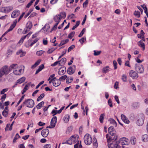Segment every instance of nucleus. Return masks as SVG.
<instances>
[{
    "label": "nucleus",
    "mask_w": 148,
    "mask_h": 148,
    "mask_svg": "<svg viewBox=\"0 0 148 148\" xmlns=\"http://www.w3.org/2000/svg\"><path fill=\"white\" fill-rule=\"evenodd\" d=\"M9 73L8 66H3L0 69V78L4 75H6Z\"/></svg>",
    "instance_id": "1"
},
{
    "label": "nucleus",
    "mask_w": 148,
    "mask_h": 148,
    "mask_svg": "<svg viewBox=\"0 0 148 148\" xmlns=\"http://www.w3.org/2000/svg\"><path fill=\"white\" fill-rule=\"evenodd\" d=\"M135 69L137 73H142L144 71V68L142 65L140 64H136L135 66Z\"/></svg>",
    "instance_id": "2"
},
{
    "label": "nucleus",
    "mask_w": 148,
    "mask_h": 148,
    "mask_svg": "<svg viewBox=\"0 0 148 148\" xmlns=\"http://www.w3.org/2000/svg\"><path fill=\"white\" fill-rule=\"evenodd\" d=\"M85 143L87 145H90L92 142V139L91 136L89 134H86L84 137Z\"/></svg>",
    "instance_id": "3"
},
{
    "label": "nucleus",
    "mask_w": 148,
    "mask_h": 148,
    "mask_svg": "<svg viewBox=\"0 0 148 148\" xmlns=\"http://www.w3.org/2000/svg\"><path fill=\"white\" fill-rule=\"evenodd\" d=\"M32 26V23L30 21H28L26 25V27L25 28L23 32V34H26L30 30Z\"/></svg>",
    "instance_id": "4"
},
{
    "label": "nucleus",
    "mask_w": 148,
    "mask_h": 148,
    "mask_svg": "<svg viewBox=\"0 0 148 148\" xmlns=\"http://www.w3.org/2000/svg\"><path fill=\"white\" fill-rule=\"evenodd\" d=\"M57 118L56 116H54L51 119L50 122L51 126H48L47 127V128H54L57 122Z\"/></svg>",
    "instance_id": "5"
},
{
    "label": "nucleus",
    "mask_w": 148,
    "mask_h": 148,
    "mask_svg": "<svg viewBox=\"0 0 148 148\" xmlns=\"http://www.w3.org/2000/svg\"><path fill=\"white\" fill-rule=\"evenodd\" d=\"M26 106L28 108H32L34 105V101L31 99H28L25 100Z\"/></svg>",
    "instance_id": "6"
},
{
    "label": "nucleus",
    "mask_w": 148,
    "mask_h": 148,
    "mask_svg": "<svg viewBox=\"0 0 148 148\" xmlns=\"http://www.w3.org/2000/svg\"><path fill=\"white\" fill-rule=\"evenodd\" d=\"M110 141L108 144V146L109 148H120V146L115 142L113 141L111 143Z\"/></svg>",
    "instance_id": "7"
},
{
    "label": "nucleus",
    "mask_w": 148,
    "mask_h": 148,
    "mask_svg": "<svg viewBox=\"0 0 148 148\" xmlns=\"http://www.w3.org/2000/svg\"><path fill=\"white\" fill-rule=\"evenodd\" d=\"M106 138H107V142L109 143L110 141H114L117 139V137L115 135L114 136H109L108 134H107L106 135Z\"/></svg>",
    "instance_id": "8"
},
{
    "label": "nucleus",
    "mask_w": 148,
    "mask_h": 148,
    "mask_svg": "<svg viewBox=\"0 0 148 148\" xmlns=\"http://www.w3.org/2000/svg\"><path fill=\"white\" fill-rule=\"evenodd\" d=\"M129 75L133 79H137L138 77V75L136 72L131 70L129 73Z\"/></svg>",
    "instance_id": "9"
},
{
    "label": "nucleus",
    "mask_w": 148,
    "mask_h": 148,
    "mask_svg": "<svg viewBox=\"0 0 148 148\" xmlns=\"http://www.w3.org/2000/svg\"><path fill=\"white\" fill-rule=\"evenodd\" d=\"M75 70V66L73 65L72 66L69 67L67 69V72L69 75L73 74Z\"/></svg>",
    "instance_id": "10"
},
{
    "label": "nucleus",
    "mask_w": 148,
    "mask_h": 148,
    "mask_svg": "<svg viewBox=\"0 0 148 148\" xmlns=\"http://www.w3.org/2000/svg\"><path fill=\"white\" fill-rule=\"evenodd\" d=\"M20 14V11L18 10H15L12 13L11 16L12 18H15L19 16Z\"/></svg>",
    "instance_id": "11"
},
{
    "label": "nucleus",
    "mask_w": 148,
    "mask_h": 148,
    "mask_svg": "<svg viewBox=\"0 0 148 148\" xmlns=\"http://www.w3.org/2000/svg\"><path fill=\"white\" fill-rule=\"evenodd\" d=\"M12 9V7H7L2 8L1 9V11L3 12L8 13Z\"/></svg>",
    "instance_id": "12"
},
{
    "label": "nucleus",
    "mask_w": 148,
    "mask_h": 148,
    "mask_svg": "<svg viewBox=\"0 0 148 148\" xmlns=\"http://www.w3.org/2000/svg\"><path fill=\"white\" fill-rule=\"evenodd\" d=\"M49 133V130L47 129L43 130L41 132V134L44 137H46L48 136Z\"/></svg>",
    "instance_id": "13"
},
{
    "label": "nucleus",
    "mask_w": 148,
    "mask_h": 148,
    "mask_svg": "<svg viewBox=\"0 0 148 148\" xmlns=\"http://www.w3.org/2000/svg\"><path fill=\"white\" fill-rule=\"evenodd\" d=\"M121 142L122 145H128L129 143L128 139L125 137L121 138Z\"/></svg>",
    "instance_id": "14"
},
{
    "label": "nucleus",
    "mask_w": 148,
    "mask_h": 148,
    "mask_svg": "<svg viewBox=\"0 0 148 148\" xmlns=\"http://www.w3.org/2000/svg\"><path fill=\"white\" fill-rule=\"evenodd\" d=\"M22 70V69H20L18 67L17 69H16L15 70H13V73L16 75H19L21 74V71Z\"/></svg>",
    "instance_id": "15"
},
{
    "label": "nucleus",
    "mask_w": 148,
    "mask_h": 148,
    "mask_svg": "<svg viewBox=\"0 0 148 148\" xmlns=\"http://www.w3.org/2000/svg\"><path fill=\"white\" fill-rule=\"evenodd\" d=\"M66 71V68L65 67H63L60 68L59 69V71L58 72V74L60 75H62L64 74Z\"/></svg>",
    "instance_id": "16"
},
{
    "label": "nucleus",
    "mask_w": 148,
    "mask_h": 148,
    "mask_svg": "<svg viewBox=\"0 0 148 148\" xmlns=\"http://www.w3.org/2000/svg\"><path fill=\"white\" fill-rule=\"evenodd\" d=\"M60 84L61 82L59 79H55L53 81V85L55 86H58L60 85Z\"/></svg>",
    "instance_id": "17"
},
{
    "label": "nucleus",
    "mask_w": 148,
    "mask_h": 148,
    "mask_svg": "<svg viewBox=\"0 0 148 148\" xmlns=\"http://www.w3.org/2000/svg\"><path fill=\"white\" fill-rule=\"evenodd\" d=\"M17 22L16 19L13 22V23L11 25V26L8 29V32H10L12 31L16 25V23Z\"/></svg>",
    "instance_id": "18"
},
{
    "label": "nucleus",
    "mask_w": 148,
    "mask_h": 148,
    "mask_svg": "<svg viewBox=\"0 0 148 148\" xmlns=\"http://www.w3.org/2000/svg\"><path fill=\"white\" fill-rule=\"evenodd\" d=\"M121 117L122 120L124 123L127 124H128L129 123V121L124 115L121 114Z\"/></svg>",
    "instance_id": "19"
},
{
    "label": "nucleus",
    "mask_w": 148,
    "mask_h": 148,
    "mask_svg": "<svg viewBox=\"0 0 148 148\" xmlns=\"http://www.w3.org/2000/svg\"><path fill=\"white\" fill-rule=\"evenodd\" d=\"M144 119L143 118H140L137 121V124L139 126L142 125L144 123Z\"/></svg>",
    "instance_id": "20"
},
{
    "label": "nucleus",
    "mask_w": 148,
    "mask_h": 148,
    "mask_svg": "<svg viewBox=\"0 0 148 148\" xmlns=\"http://www.w3.org/2000/svg\"><path fill=\"white\" fill-rule=\"evenodd\" d=\"M18 67V64H12L10 66L9 68V72L12 69H13V70H15L16 69H17Z\"/></svg>",
    "instance_id": "21"
},
{
    "label": "nucleus",
    "mask_w": 148,
    "mask_h": 148,
    "mask_svg": "<svg viewBox=\"0 0 148 148\" xmlns=\"http://www.w3.org/2000/svg\"><path fill=\"white\" fill-rule=\"evenodd\" d=\"M70 119V115L69 114L65 115L63 118V120L65 123H67L69 121Z\"/></svg>",
    "instance_id": "22"
},
{
    "label": "nucleus",
    "mask_w": 148,
    "mask_h": 148,
    "mask_svg": "<svg viewBox=\"0 0 148 148\" xmlns=\"http://www.w3.org/2000/svg\"><path fill=\"white\" fill-rule=\"evenodd\" d=\"M60 17L58 15H57L55 16L53 18V19L55 22H56V23H58V24L61 20Z\"/></svg>",
    "instance_id": "23"
},
{
    "label": "nucleus",
    "mask_w": 148,
    "mask_h": 148,
    "mask_svg": "<svg viewBox=\"0 0 148 148\" xmlns=\"http://www.w3.org/2000/svg\"><path fill=\"white\" fill-rule=\"evenodd\" d=\"M66 60V58H62L61 60L59 61V65H64L65 64Z\"/></svg>",
    "instance_id": "24"
},
{
    "label": "nucleus",
    "mask_w": 148,
    "mask_h": 148,
    "mask_svg": "<svg viewBox=\"0 0 148 148\" xmlns=\"http://www.w3.org/2000/svg\"><path fill=\"white\" fill-rule=\"evenodd\" d=\"M138 45L140 47L142 48L143 50H145V45L142 40H140L138 42Z\"/></svg>",
    "instance_id": "25"
},
{
    "label": "nucleus",
    "mask_w": 148,
    "mask_h": 148,
    "mask_svg": "<svg viewBox=\"0 0 148 148\" xmlns=\"http://www.w3.org/2000/svg\"><path fill=\"white\" fill-rule=\"evenodd\" d=\"M78 138V137H77V136L75 137V136H72L70 138L73 144L75 143L77 141Z\"/></svg>",
    "instance_id": "26"
},
{
    "label": "nucleus",
    "mask_w": 148,
    "mask_h": 148,
    "mask_svg": "<svg viewBox=\"0 0 148 148\" xmlns=\"http://www.w3.org/2000/svg\"><path fill=\"white\" fill-rule=\"evenodd\" d=\"M92 143L93 147L94 148H97L98 147V144L97 139L95 137L93 138Z\"/></svg>",
    "instance_id": "27"
},
{
    "label": "nucleus",
    "mask_w": 148,
    "mask_h": 148,
    "mask_svg": "<svg viewBox=\"0 0 148 148\" xmlns=\"http://www.w3.org/2000/svg\"><path fill=\"white\" fill-rule=\"evenodd\" d=\"M25 77H23L17 80L16 81V83L18 84H20L23 82L25 80Z\"/></svg>",
    "instance_id": "28"
},
{
    "label": "nucleus",
    "mask_w": 148,
    "mask_h": 148,
    "mask_svg": "<svg viewBox=\"0 0 148 148\" xmlns=\"http://www.w3.org/2000/svg\"><path fill=\"white\" fill-rule=\"evenodd\" d=\"M38 39L37 38L35 39L30 44H29L27 45L26 43L25 45V46L26 47H32L34 44L36 43L38 40Z\"/></svg>",
    "instance_id": "29"
},
{
    "label": "nucleus",
    "mask_w": 148,
    "mask_h": 148,
    "mask_svg": "<svg viewBox=\"0 0 148 148\" xmlns=\"http://www.w3.org/2000/svg\"><path fill=\"white\" fill-rule=\"evenodd\" d=\"M142 139L144 142H147L148 141V135L144 134L142 136Z\"/></svg>",
    "instance_id": "30"
},
{
    "label": "nucleus",
    "mask_w": 148,
    "mask_h": 148,
    "mask_svg": "<svg viewBox=\"0 0 148 148\" xmlns=\"http://www.w3.org/2000/svg\"><path fill=\"white\" fill-rule=\"evenodd\" d=\"M40 62V60H38L31 67V68L32 69H34L38 65Z\"/></svg>",
    "instance_id": "31"
},
{
    "label": "nucleus",
    "mask_w": 148,
    "mask_h": 148,
    "mask_svg": "<svg viewBox=\"0 0 148 148\" xmlns=\"http://www.w3.org/2000/svg\"><path fill=\"white\" fill-rule=\"evenodd\" d=\"M44 102L43 101H42L40 103H39L36 106V108L37 109H40L44 105Z\"/></svg>",
    "instance_id": "32"
},
{
    "label": "nucleus",
    "mask_w": 148,
    "mask_h": 148,
    "mask_svg": "<svg viewBox=\"0 0 148 148\" xmlns=\"http://www.w3.org/2000/svg\"><path fill=\"white\" fill-rule=\"evenodd\" d=\"M104 116L105 114H102L100 115L99 118V120L101 123H102L103 122V120L104 119Z\"/></svg>",
    "instance_id": "33"
},
{
    "label": "nucleus",
    "mask_w": 148,
    "mask_h": 148,
    "mask_svg": "<svg viewBox=\"0 0 148 148\" xmlns=\"http://www.w3.org/2000/svg\"><path fill=\"white\" fill-rule=\"evenodd\" d=\"M109 121H110V123L112 124L115 126H116L117 125V123L114 119H110Z\"/></svg>",
    "instance_id": "34"
},
{
    "label": "nucleus",
    "mask_w": 148,
    "mask_h": 148,
    "mask_svg": "<svg viewBox=\"0 0 148 148\" xmlns=\"http://www.w3.org/2000/svg\"><path fill=\"white\" fill-rule=\"evenodd\" d=\"M140 106V103L138 102H135L132 104V106L135 108H138Z\"/></svg>",
    "instance_id": "35"
},
{
    "label": "nucleus",
    "mask_w": 148,
    "mask_h": 148,
    "mask_svg": "<svg viewBox=\"0 0 148 148\" xmlns=\"http://www.w3.org/2000/svg\"><path fill=\"white\" fill-rule=\"evenodd\" d=\"M136 141V139L134 137H132L131 138L130 142L133 145L135 144Z\"/></svg>",
    "instance_id": "36"
},
{
    "label": "nucleus",
    "mask_w": 148,
    "mask_h": 148,
    "mask_svg": "<svg viewBox=\"0 0 148 148\" xmlns=\"http://www.w3.org/2000/svg\"><path fill=\"white\" fill-rule=\"evenodd\" d=\"M58 15L60 17L61 19L62 18H64L66 17V13L64 12H61Z\"/></svg>",
    "instance_id": "37"
},
{
    "label": "nucleus",
    "mask_w": 148,
    "mask_h": 148,
    "mask_svg": "<svg viewBox=\"0 0 148 148\" xmlns=\"http://www.w3.org/2000/svg\"><path fill=\"white\" fill-rule=\"evenodd\" d=\"M134 14L137 18H139L140 16V12L138 11H135L134 12Z\"/></svg>",
    "instance_id": "38"
},
{
    "label": "nucleus",
    "mask_w": 148,
    "mask_h": 148,
    "mask_svg": "<svg viewBox=\"0 0 148 148\" xmlns=\"http://www.w3.org/2000/svg\"><path fill=\"white\" fill-rule=\"evenodd\" d=\"M45 94L44 93L41 94L40 96L38 97V98L37 99V101H39L41 100L44 97Z\"/></svg>",
    "instance_id": "39"
},
{
    "label": "nucleus",
    "mask_w": 148,
    "mask_h": 148,
    "mask_svg": "<svg viewBox=\"0 0 148 148\" xmlns=\"http://www.w3.org/2000/svg\"><path fill=\"white\" fill-rule=\"evenodd\" d=\"M73 80V78L71 77L70 78H67L66 79V83H69L71 82Z\"/></svg>",
    "instance_id": "40"
},
{
    "label": "nucleus",
    "mask_w": 148,
    "mask_h": 148,
    "mask_svg": "<svg viewBox=\"0 0 148 148\" xmlns=\"http://www.w3.org/2000/svg\"><path fill=\"white\" fill-rule=\"evenodd\" d=\"M80 23L79 21H77L76 22L75 25L74 26L72 29V30H74L79 25Z\"/></svg>",
    "instance_id": "41"
},
{
    "label": "nucleus",
    "mask_w": 148,
    "mask_h": 148,
    "mask_svg": "<svg viewBox=\"0 0 148 148\" xmlns=\"http://www.w3.org/2000/svg\"><path fill=\"white\" fill-rule=\"evenodd\" d=\"M75 32H73L69 34L68 36V37L71 39L73 36H74Z\"/></svg>",
    "instance_id": "42"
},
{
    "label": "nucleus",
    "mask_w": 148,
    "mask_h": 148,
    "mask_svg": "<svg viewBox=\"0 0 148 148\" xmlns=\"http://www.w3.org/2000/svg\"><path fill=\"white\" fill-rule=\"evenodd\" d=\"M121 79L124 82H126L127 80V77L125 74H123L122 76Z\"/></svg>",
    "instance_id": "43"
},
{
    "label": "nucleus",
    "mask_w": 148,
    "mask_h": 148,
    "mask_svg": "<svg viewBox=\"0 0 148 148\" xmlns=\"http://www.w3.org/2000/svg\"><path fill=\"white\" fill-rule=\"evenodd\" d=\"M33 8H31L29 10V11L27 13V14L25 15L24 16V18H26L33 11Z\"/></svg>",
    "instance_id": "44"
},
{
    "label": "nucleus",
    "mask_w": 148,
    "mask_h": 148,
    "mask_svg": "<svg viewBox=\"0 0 148 148\" xmlns=\"http://www.w3.org/2000/svg\"><path fill=\"white\" fill-rule=\"evenodd\" d=\"M86 29L85 28H84L83 29L81 32H80V34H79L78 35V37H81L84 33L86 31Z\"/></svg>",
    "instance_id": "45"
},
{
    "label": "nucleus",
    "mask_w": 148,
    "mask_h": 148,
    "mask_svg": "<svg viewBox=\"0 0 148 148\" xmlns=\"http://www.w3.org/2000/svg\"><path fill=\"white\" fill-rule=\"evenodd\" d=\"M109 67L108 66H107L105 67H104L103 69V72L104 73H106L107 72L109 71V70L108 69Z\"/></svg>",
    "instance_id": "46"
},
{
    "label": "nucleus",
    "mask_w": 148,
    "mask_h": 148,
    "mask_svg": "<svg viewBox=\"0 0 148 148\" xmlns=\"http://www.w3.org/2000/svg\"><path fill=\"white\" fill-rule=\"evenodd\" d=\"M86 40V37H83L79 40V41L80 42L81 44L82 45L84 42Z\"/></svg>",
    "instance_id": "47"
},
{
    "label": "nucleus",
    "mask_w": 148,
    "mask_h": 148,
    "mask_svg": "<svg viewBox=\"0 0 148 148\" xmlns=\"http://www.w3.org/2000/svg\"><path fill=\"white\" fill-rule=\"evenodd\" d=\"M67 78V76L66 75H64L60 77L59 80H60V81L64 80L66 78Z\"/></svg>",
    "instance_id": "48"
},
{
    "label": "nucleus",
    "mask_w": 148,
    "mask_h": 148,
    "mask_svg": "<svg viewBox=\"0 0 148 148\" xmlns=\"http://www.w3.org/2000/svg\"><path fill=\"white\" fill-rule=\"evenodd\" d=\"M72 127L71 126H70L68 127L67 130L66 131V132L67 133H69L72 131Z\"/></svg>",
    "instance_id": "49"
},
{
    "label": "nucleus",
    "mask_w": 148,
    "mask_h": 148,
    "mask_svg": "<svg viewBox=\"0 0 148 148\" xmlns=\"http://www.w3.org/2000/svg\"><path fill=\"white\" fill-rule=\"evenodd\" d=\"M44 51L42 50L38 51L36 52V54L38 56H40L42 54L44 53Z\"/></svg>",
    "instance_id": "50"
},
{
    "label": "nucleus",
    "mask_w": 148,
    "mask_h": 148,
    "mask_svg": "<svg viewBox=\"0 0 148 148\" xmlns=\"http://www.w3.org/2000/svg\"><path fill=\"white\" fill-rule=\"evenodd\" d=\"M88 3V0H86V1L83 3V7L84 8H86L87 7V4Z\"/></svg>",
    "instance_id": "51"
},
{
    "label": "nucleus",
    "mask_w": 148,
    "mask_h": 148,
    "mask_svg": "<svg viewBox=\"0 0 148 148\" xmlns=\"http://www.w3.org/2000/svg\"><path fill=\"white\" fill-rule=\"evenodd\" d=\"M25 95H23L22 97H21V98L20 99V100L18 102L17 104L16 105V106H18L20 103L22 101Z\"/></svg>",
    "instance_id": "52"
},
{
    "label": "nucleus",
    "mask_w": 148,
    "mask_h": 148,
    "mask_svg": "<svg viewBox=\"0 0 148 148\" xmlns=\"http://www.w3.org/2000/svg\"><path fill=\"white\" fill-rule=\"evenodd\" d=\"M113 65L114 66V69L115 70L117 68V63L116 61L114 60L113 61Z\"/></svg>",
    "instance_id": "53"
},
{
    "label": "nucleus",
    "mask_w": 148,
    "mask_h": 148,
    "mask_svg": "<svg viewBox=\"0 0 148 148\" xmlns=\"http://www.w3.org/2000/svg\"><path fill=\"white\" fill-rule=\"evenodd\" d=\"M58 23H56L51 29V32L53 30H56L57 28V26L58 25Z\"/></svg>",
    "instance_id": "54"
},
{
    "label": "nucleus",
    "mask_w": 148,
    "mask_h": 148,
    "mask_svg": "<svg viewBox=\"0 0 148 148\" xmlns=\"http://www.w3.org/2000/svg\"><path fill=\"white\" fill-rule=\"evenodd\" d=\"M8 114V111H5V110H4L2 112V115L5 117H6L7 116Z\"/></svg>",
    "instance_id": "55"
},
{
    "label": "nucleus",
    "mask_w": 148,
    "mask_h": 148,
    "mask_svg": "<svg viewBox=\"0 0 148 148\" xmlns=\"http://www.w3.org/2000/svg\"><path fill=\"white\" fill-rule=\"evenodd\" d=\"M75 47L74 45H72L68 49V52H69L72 49H73Z\"/></svg>",
    "instance_id": "56"
},
{
    "label": "nucleus",
    "mask_w": 148,
    "mask_h": 148,
    "mask_svg": "<svg viewBox=\"0 0 148 148\" xmlns=\"http://www.w3.org/2000/svg\"><path fill=\"white\" fill-rule=\"evenodd\" d=\"M119 85V82H116L114 84V88L117 89L119 88L118 87Z\"/></svg>",
    "instance_id": "57"
},
{
    "label": "nucleus",
    "mask_w": 148,
    "mask_h": 148,
    "mask_svg": "<svg viewBox=\"0 0 148 148\" xmlns=\"http://www.w3.org/2000/svg\"><path fill=\"white\" fill-rule=\"evenodd\" d=\"M94 54L95 56H98L99 55L100 53H101V51H96L94 50Z\"/></svg>",
    "instance_id": "58"
},
{
    "label": "nucleus",
    "mask_w": 148,
    "mask_h": 148,
    "mask_svg": "<svg viewBox=\"0 0 148 148\" xmlns=\"http://www.w3.org/2000/svg\"><path fill=\"white\" fill-rule=\"evenodd\" d=\"M24 39L25 38H24V37H22L18 41V44H22L23 43Z\"/></svg>",
    "instance_id": "59"
},
{
    "label": "nucleus",
    "mask_w": 148,
    "mask_h": 148,
    "mask_svg": "<svg viewBox=\"0 0 148 148\" xmlns=\"http://www.w3.org/2000/svg\"><path fill=\"white\" fill-rule=\"evenodd\" d=\"M108 103L109 106L111 107H113V105L112 104V101L111 99H109L108 100Z\"/></svg>",
    "instance_id": "60"
},
{
    "label": "nucleus",
    "mask_w": 148,
    "mask_h": 148,
    "mask_svg": "<svg viewBox=\"0 0 148 148\" xmlns=\"http://www.w3.org/2000/svg\"><path fill=\"white\" fill-rule=\"evenodd\" d=\"M55 49H54L53 48H51L49 49L47 52L49 54L51 53L55 50Z\"/></svg>",
    "instance_id": "61"
},
{
    "label": "nucleus",
    "mask_w": 148,
    "mask_h": 148,
    "mask_svg": "<svg viewBox=\"0 0 148 148\" xmlns=\"http://www.w3.org/2000/svg\"><path fill=\"white\" fill-rule=\"evenodd\" d=\"M8 90V88H5L3 89L1 92V94H4L5 92H7Z\"/></svg>",
    "instance_id": "62"
},
{
    "label": "nucleus",
    "mask_w": 148,
    "mask_h": 148,
    "mask_svg": "<svg viewBox=\"0 0 148 148\" xmlns=\"http://www.w3.org/2000/svg\"><path fill=\"white\" fill-rule=\"evenodd\" d=\"M69 41V40L68 39H67L66 40H63L61 41V42H62V44L63 45H64L66 43H67V42H68Z\"/></svg>",
    "instance_id": "63"
},
{
    "label": "nucleus",
    "mask_w": 148,
    "mask_h": 148,
    "mask_svg": "<svg viewBox=\"0 0 148 148\" xmlns=\"http://www.w3.org/2000/svg\"><path fill=\"white\" fill-rule=\"evenodd\" d=\"M44 67V66L43 64H41L40 66H39L38 69L40 70V71H41Z\"/></svg>",
    "instance_id": "64"
}]
</instances>
